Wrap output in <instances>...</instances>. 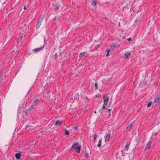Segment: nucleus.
<instances>
[{"mask_svg": "<svg viewBox=\"0 0 160 160\" xmlns=\"http://www.w3.org/2000/svg\"><path fill=\"white\" fill-rule=\"evenodd\" d=\"M105 106L103 105L102 107L100 108L99 107H97L96 109L98 112L99 113H102L104 111L106 110H105Z\"/></svg>", "mask_w": 160, "mask_h": 160, "instance_id": "obj_1", "label": "nucleus"}, {"mask_svg": "<svg viewBox=\"0 0 160 160\" xmlns=\"http://www.w3.org/2000/svg\"><path fill=\"white\" fill-rule=\"evenodd\" d=\"M109 100V97L107 96H104L103 97V101L104 102L103 105L107 107L108 102Z\"/></svg>", "mask_w": 160, "mask_h": 160, "instance_id": "obj_2", "label": "nucleus"}, {"mask_svg": "<svg viewBox=\"0 0 160 160\" xmlns=\"http://www.w3.org/2000/svg\"><path fill=\"white\" fill-rule=\"evenodd\" d=\"M42 22V19L38 18V22L36 25V28L37 29H38L41 25Z\"/></svg>", "mask_w": 160, "mask_h": 160, "instance_id": "obj_3", "label": "nucleus"}, {"mask_svg": "<svg viewBox=\"0 0 160 160\" xmlns=\"http://www.w3.org/2000/svg\"><path fill=\"white\" fill-rule=\"evenodd\" d=\"M43 46L41 47L40 48H36L35 49H33L32 50V51L34 52H35L39 51L42 50L43 49Z\"/></svg>", "mask_w": 160, "mask_h": 160, "instance_id": "obj_4", "label": "nucleus"}, {"mask_svg": "<svg viewBox=\"0 0 160 160\" xmlns=\"http://www.w3.org/2000/svg\"><path fill=\"white\" fill-rule=\"evenodd\" d=\"M110 137V134L109 133H106L105 136V142L108 141Z\"/></svg>", "mask_w": 160, "mask_h": 160, "instance_id": "obj_5", "label": "nucleus"}, {"mask_svg": "<svg viewBox=\"0 0 160 160\" xmlns=\"http://www.w3.org/2000/svg\"><path fill=\"white\" fill-rule=\"evenodd\" d=\"M154 102L156 103L160 102V96H158L156 97L155 98Z\"/></svg>", "mask_w": 160, "mask_h": 160, "instance_id": "obj_6", "label": "nucleus"}, {"mask_svg": "<svg viewBox=\"0 0 160 160\" xmlns=\"http://www.w3.org/2000/svg\"><path fill=\"white\" fill-rule=\"evenodd\" d=\"M81 146L80 145H79L75 149L76 152L78 153H79L81 150Z\"/></svg>", "mask_w": 160, "mask_h": 160, "instance_id": "obj_7", "label": "nucleus"}, {"mask_svg": "<svg viewBox=\"0 0 160 160\" xmlns=\"http://www.w3.org/2000/svg\"><path fill=\"white\" fill-rule=\"evenodd\" d=\"M151 145V142L149 141L148 142V144H147L145 148V150H146L147 149H149L150 148Z\"/></svg>", "mask_w": 160, "mask_h": 160, "instance_id": "obj_8", "label": "nucleus"}, {"mask_svg": "<svg viewBox=\"0 0 160 160\" xmlns=\"http://www.w3.org/2000/svg\"><path fill=\"white\" fill-rule=\"evenodd\" d=\"M79 144L78 143H75L73 144L72 147V149H76V148L79 145Z\"/></svg>", "mask_w": 160, "mask_h": 160, "instance_id": "obj_9", "label": "nucleus"}, {"mask_svg": "<svg viewBox=\"0 0 160 160\" xmlns=\"http://www.w3.org/2000/svg\"><path fill=\"white\" fill-rule=\"evenodd\" d=\"M132 126V123L129 122L128 124V125L127 127V129L128 130H129Z\"/></svg>", "mask_w": 160, "mask_h": 160, "instance_id": "obj_10", "label": "nucleus"}, {"mask_svg": "<svg viewBox=\"0 0 160 160\" xmlns=\"http://www.w3.org/2000/svg\"><path fill=\"white\" fill-rule=\"evenodd\" d=\"M130 143L127 142L125 145V151H128L129 149V146L130 145Z\"/></svg>", "mask_w": 160, "mask_h": 160, "instance_id": "obj_11", "label": "nucleus"}, {"mask_svg": "<svg viewBox=\"0 0 160 160\" xmlns=\"http://www.w3.org/2000/svg\"><path fill=\"white\" fill-rule=\"evenodd\" d=\"M39 100L38 99H35L33 101L32 104H33L34 106H36L37 103L38 102Z\"/></svg>", "mask_w": 160, "mask_h": 160, "instance_id": "obj_12", "label": "nucleus"}, {"mask_svg": "<svg viewBox=\"0 0 160 160\" xmlns=\"http://www.w3.org/2000/svg\"><path fill=\"white\" fill-rule=\"evenodd\" d=\"M88 152H87L86 153V157L87 158H88L89 156V154H90V149H88Z\"/></svg>", "mask_w": 160, "mask_h": 160, "instance_id": "obj_13", "label": "nucleus"}, {"mask_svg": "<svg viewBox=\"0 0 160 160\" xmlns=\"http://www.w3.org/2000/svg\"><path fill=\"white\" fill-rule=\"evenodd\" d=\"M131 55V53L129 52H127L125 54V56L126 58L128 57Z\"/></svg>", "mask_w": 160, "mask_h": 160, "instance_id": "obj_14", "label": "nucleus"}, {"mask_svg": "<svg viewBox=\"0 0 160 160\" xmlns=\"http://www.w3.org/2000/svg\"><path fill=\"white\" fill-rule=\"evenodd\" d=\"M62 123V122L60 121L59 120H57L56 122L55 123L54 125L55 126H57L58 125H60Z\"/></svg>", "mask_w": 160, "mask_h": 160, "instance_id": "obj_15", "label": "nucleus"}, {"mask_svg": "<svg viewBox=\"0 0 160 160\" xmlns=\"http://www.w3.org/2000/svg\"><path fill=\"white\" fill-rule=\"evenodd\" d=\"M21 156V154L20 153H17L15 155V157L17 159H19Z\"/></svg>", "mask_w": 160, "mask_h": 160, "instance_id": "obj_16", "label": "nucleus"}, {"mask_svg": "<svg viewBox=\"0 0 160 160\" xmlns=\"http://www.w3.org/2000/svg\"><path fill=\"white\" fill-rule=\"evenodd\" d=\"M115 47V45L114 44H112L110 47V50H113Z\"/></svg>", "mask_w": 160, "mask_h": 160, "instance_id": "obj_17", "label": "nucleus"}, {"mask_svg": "<svg viewBox=\"0 0 160 160\" xmlns=\"http://www.w3.org/2000/svg\"><path fill=\"white\" fill-rule=\"evenodd\" d=\"M54 8L57 10H58L59 9V5L58 4H55L53 6Z\"/></svg>", "mask_w": 160, "mask_h": 160, "instance_id": "obj_18", "label": "nucleus"}, {"mask_svg": "<svg viewBox=\"0 0 160 160\" xmlns=\"http://www.w3.org/2000/svg\"><path fill=\"white\" fill-rule=\"evenodd\" d=\"M102 143V140H100L98 141V143L97 145V146L98 147H99L101 146Z\"/></svg>", "mask_w": 160, "mask_h": 160, "instance_id": "obj_19", "label": "nucleus"}, {"mask_svg": "<svg viewBox=\"0 0 160 160\" xmlns=\"http://www.w3.org/2000/svg\"><path fill=\"white\" fill-rule=\"evenodd\" d=\"M96 4L97 3L95 1H92L91 3V5L93 7H94Z\"/></svg>", "mask_w": 160, "mask_h": 160, "instance_id": "obj_20", "label": "nucleus"}, {"mask_svg": "<svg viewBox=\"0 0 160 160\" xmlns=\"http://www.w3.org/2000/svg\"><path fill=\"white\" fill-rule=\"evenodd\" d=\"M34 106L33 104H32V105L30 106L28 110H27V111H31L33 108Z\"/></svg>", "mask_w": 160, "mask_h": 160, "instance_id": "obj_21", "label": "nucleus"}, {"mask_svg": "<svg viewBox=\"0 0 160 160\" xmlns=\"http://www.w3.org/2000/svg\"><path fill=\"white\" fill-rule=\"evenodd\" d=\"M85 54V52L81 53L79 54V56H80V57H82L84 56Z\"/></svg>", "mask_w": 160, "mask_h": 160, "instance_id": "obj_22", "label": "nucleus"}, {"mask_svg": "<svg viewBox=\"0 0 160 160\" xmlns=\"http://www.w3.org/2000/svg\"><path fill=\"white\" fill-rule=\"evenodd\" d=\"M94 87L96 88V89H98V87L97 83L96 81H95V85H94Z\"/></svg>", "mask_w": 160, "mask_h": 160, "instance_id": "obj_23", "label": "nucleus"}, {"mask_svg": "<svg viewBox=\"0 0 160 160\" xmlns=\"http://www.w3.org/2000/svg\"><path fill=\"white\" fill-rule=\"evenodd\" d=\"M140 17L137 18L135 20V22L137 23L140 20Z\"/></svg>", "mask_w": 160, "mask_h": 160, "instance_id": "obj_24", "label": "nucleus"}, {"mask_svg": "<svg viewBox=\"0 0 160 160\" xmlns=\"http://www.w3.org/2000/svg\"><path fill=\"white\" fill-rule=\"evenodd\" d=\"M65 134L66 135H69V131L68 130H65Z\"/></svg>", "mask_w": 160, "mask_h": 160, "instance_id": "obj_25", "label": "nucleus"}, {"mask_svg": "<svg viewBox=\"0 0 160 160\" xmlns=\"http://www.w3.org/2000/svg\"><path fill=\"white\" fill-rule=\"evenodd\" d=\"M107 53L106 54V56H108V55L109 52H110V50H107Z\"/></svg>", "mask_w": 160, "mask_h": 160, "instance_id": "obj_26", "label": "nucleus"}, {"mask_svg": "<svg viewBox=\"0 0 160 160\" xmlns=\"http://www.w3.org/2000/svg\"><path fill=\"white\" fill-rule=\"evenodd\" d=\"M151 104H152V102H149L148 103V104L147 105V107H150L151 105Z\"/></svg>", "mask_w": 160, "mask_h": 160, "instance_id": "obj_27", "label": "nucleus"}, {"mask_svg": "<svg viewBox=\"0 0 160 160\" xmlns=\"http://www.w3.org/2000/svg\"><path fill=\"white\" fill-rule=\"evenodd\" d=\"M73 128L74 130H76V129H78V127L77 126H75V127H73Z\"/></svg>", "mask_w": 160, "mask_h": 160, "instance_id": "obj_28", "label": "nucleus"}, {"mask_svg": "<svg viewBox=\"0 0 160 160\" xmlns=\"http://www.w3.org/2000/svg\"><path fill=\"white\" fill-rule=\"evenodd\" d=\"M57 57H58V55H57V54H56L54 55V58H55V59H56L57 58Z\"/></svg>", "mask_w": 160, "mask_h": 160, "instance_id": "obj_29", "label": "nucleus"}, {"mask_svg": "<svg viewBox=\"0 0 160 160\" xmlns=\"http://www.w3.org/2000/svg\"><path fill=\"white\" fill-rule=\"evenodd\" d=\"M131 40V38H129L128 39V41H130Z\"/></svg>", "mask_w": 160, "mask_h": 160, "instance_id": "obj_30", "label": "nucleus"}, {"mask_svg": "<svg viewBox=\"0 0 160 160\" xmlns=\"http://www.w3.org/2000/svg\"><path fill=\"white\" fill-rule=\"evenodd\" d=\"M20 37L21 38H22L23 36L22 35H21V36L20 34H19Z\"/></svg>", "mask_w": 160, "mask_h": 160, "instance_id": "obj_31", "label": "nucleus"}, {"mask_svg": "<svg viewBox=\"0 0 160 160\" xmlns=\"http://www.w3.org/2000/svg\"><path fill=\"white\" fill-rule=\"evenodd\" d=\"M23 9L24 10H26V8L24 6Z\"/></svg>", "mask_w": 160, "mask_h": 160, "instance_id": "obj_32", "label": "nucleus"}, {"mask_svg": "<svg viewBox=\"0 0 160 160\" xmlns=\"http://www.w3.org/2000/svg\"><path fill=\"white\" fill-rule=\"evenodd\" d=\"M94 140H95V139H96V137L95 136L94 137Z\"/></svg>", "mask_w": 160, "mask_h": 160, "instance_id": "obj_33", "label": "nucleus"}, {"mask_svg": "<svg viewBox=\"0 0 160 160\" xmlns=\"http://www.w3.org/2000/svg\"><path fill=\"white\" fill-rule=\"evenodd\" d=\"M108 111H111V109H109L108 110Z\"/></svg>", "mask_w": 160, "mask_h": 160, "instance_id": "obj_34", "label": "nucleus"}, {"mask_svg": "<svg viewBox=\"0 0 160 160\" xmlns=\"http://www.w3.org/2000/svg\"><path fill=\"white\" fill-rule=\"evenodd\" d=\"M98 96L96 95L95 96V97L96 98L97 97H98Z\"/></svg>", "mask_w": 160, "mask_h": 160, "instance_id": "obj_35", "label": "nucleus"}, {"mask_svg": "<svg viewBox=\"0 0 160 160\" xmlns=\"http://www.w3.org/2000/svg\"><path fill=\"white\" fill-rule=\"evenodd\" d=\"M96 112H97L96 111H95V112H94V113H96Z\"/></svg>", "mask_w": 160, "mask_h": 160, "instance_id": "obj_36", "label": "nucleus"}]
</instances>
